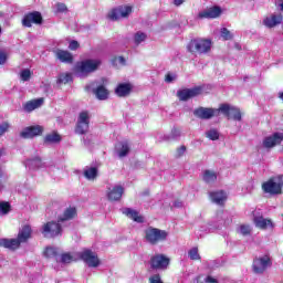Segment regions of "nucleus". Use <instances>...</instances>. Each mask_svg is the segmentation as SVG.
<instances>
[{
	"mask_svg": "<svg viewBox=\"0 0 283 283\" xmlns=\"http://www.w3.org/2000/svg\"><path fill=\"white\" fill-rule=\"evenodd\" d=\"M212 42L209 39L195 38L191 39L187 44V50L190 54H198L202 56L211 52Z\"/></svg>",
	"mask_w": 283,
	"mask_h": 283,
	"instance_id": "nucleus-1",
	"label": "nucleus"
},
{
	"mask_svg": "<svg viewBox=\"0 0 283 283\" xmlns=\"http://www.w3.org/2000/svg\"><path fill=\"white\" fill-rule=\"evenodd\" d=\"M169 235V232L166 230H160L158 228L148 227L145 230V240L148 244H160V242H165Z\"/></svg>",
	"mask_w": 283,
	"mask_h": 283,
	"instance_id": "nucleus-2",
	"label": "nucleus"
},
{
	"mask_svg": "<svg viewBox=\"0 0 283 283\" xmlns=\"http://www.w3.org/2000/svg\"><path fill=\"white\" fill-rule=\"evenodd\" d=\"M283 187V176L279 175L277 177H271L268 181L262 184V190L264 193H270V196H280L282 195Z\"/></svg>",
	"mask_w": 283,
	"mask_h": 283,
	"instance_id": "nucleus-3",
	"label": "nucleus"
},
{
	"mask_svg": "<svg viewBox=\"0 0 283 283\" xmlns=\"http://www.w3.org/2000/svg\"><path fill=\"white\" fill-rule=\"evenodd\" d=\"M78 260L87 264L91 269H96L101 266V259H98V254L96 252L84 249L82 252H77Z\"/></svg>",
	"mask_w": 283,
	"mask_h": 283,
	"instance_id": "nucleus-4",
	"label": "nucleus"
},
{
	"mask_svg": "<svg viewBox=\"0 0 283 283\" xmlns=\"http://www.w3.org/2000/svg\"><path fill=\"white\" fill-rule=\"evenodd\" d=\"M99 66L101 61L98 60H84L76 63L75 72H77V74H84L85 76H87V74L96 72V70H98Z\"/></svg>",
	"mask_w": 283,
	"mask_h": 283,
	"instance_id": "nucleus-5",
	"label": "nucleus"
},
{
	"mask_svg": "<svg viewBox=\"0 0 283 283\" xmlns=\"http://www.w3.org/2000/svg\"><path fill=\"white\" fill-rule=\"evenodd\" d=\"M150 269L153 271H167L169 264H171V259L165 254H155L149 260Z\"/></svg>",
	"mask_w": 283,
	"mask_h": 283,
	"instance_id": "nucleus-6",
	"label": "nucleus"
},
{
	"mask_svg": "<svg viewBox=\"0 0 283 283\" xmlns=\"http://www.w3.org/2000/svg\"><path fill=\"white\" fill-rule=\"evenodd\" d=\"M90 132V112L83 111L78 114L75 125V134L78 136H85Z\"/></svg>",
	"mask_w": 283,
	"mask_h": 283,
	"instance_id": "nucleus-7",
	"label": "nucleus"
},
{
	"mask_svg": "<svg viewBox=\"0 0 283 283\" xmlns=\"http://www.w3.org/2000/svg\"><path fill=\"white\" fill-rule=\"evenodd\" d=\"M42 233L44 238H59V235H63V227L59 221H49L44 223Z\"/></svg>",
	"mask_w": 283,
	"mask_h": 283,
	"instance_id": "nucleus-8",
	"label": "nucleus"
},
{
	"mask_svg": "<svg viewBox=\"0 0 283 283\" xmlns=\"http://www.w3.org/2000/svg\"><path fill=\"white\" fill-rule=\"evenodd\" d=\"M219 113L223 114L228 120H242V112L240 108L231 106L229 104H220Z\"/></svg>",
	"mask_w": 283,
	"mask_h": 283,
	"instance_id": "nucleus-9",
	"label": "nucleus"
},
{
	"mask_svg": "<svg viewBox=\"0 0 283 283\" xmlns=\"http://www.w3.org/2000/svg\"><path fill=\"white\" fill-rule=\"evenodd\" d=\"M133 11L132 6H119L112 9L107 17L111 21H118V19H127Z\"/></svg>",
	"mask_w": 283,
	"mask_h": 283,
	"instance_id": "nucleus-10",
	"label": "nucleus"
},
{
	"mask_svg": "<svg viewBox=\"0 0 283 283\" xmlns=\"http://www.w3.org/2000/svg\"><path fill=\"white\" fill-rule=\"evenodd\" d=\"M34 25H42L43 24V15L39 11H32L24 14L22 19L23 28H32Z\"/></svg>",
	"mask_w": 283,
	"mask_h": 283,
	"instance_id": "nucleus-11",
	"label": "nucleus"
},
{
	"mask_svg": "<svg viewBox=\"0 0 283 283\" xmlns=\"http://www.w3.org/2000/svg\"><path fill=\"white\" fill-rule=\"evenodd\" d=\"M193 115L196 118H200L201 120H209L213 118V116H220V108H209V107H198L193 111Z\"/></svg>",
	"mask_w": 283,
	"mask_h": 283,
	"instance_id": "nucleus-12",
	"label": "nucleus"
},
{
	"mask_svg": "<svg viewBox=\"0 0 283 283\" xmlns=\"http://www.w3.org/2000/svg\"><path fill=\"white\" fill-rule=\"evenodd\" d=\"M272 264L273 262H271V258H269V255H264L253 260L252 269L254 273L262 275V273L266 271L268 266H272Z\"/></svg>",
	"mask_w": 283,
	"mask_h": 283,
	"instance_id": "nucleus-13",
	"label": "nucleus"
},
{
	"mask_svg": "<svg viewBox=\"0 0 283 283\" xmlns=\"http://www.w3.org/2000/svg\"><path fill=\"white\" fill-rule=\"evenodd\" d=\"M202 94V87L195 86L193 88H184L177 91V96L179 101H189V98H196V96H200Z\"/></svg>",
	"mask_w": 283,
	"mask_h": 283,
	"instance_id": "nucleus-14",
	"label": "nucleus"
},
{
	"mask_svg": "<svg viewBox=\"0 0 283 283\" xmlns=\"http://www.w3.org/2000/svg\"><path fill=\"white\" fill-rule=\"evenodd\" d=\"M283 142V133L276 132L270 136H266L263 139V147L265 149H273V147H277V145H282Z\"/></svg>",
	"mask_w": 283,
	"mask_h": 283,
	"instance_id": "nucleus-15",
	"label": "nucleus"
},
{
	"mask_svg": "<svg viewBox=\"0 0 283 283\" xmlns=\"http://www.w3.org/2000/svg\"><path fill=\"white\" fill-rule=\"evenodd\" d=\"M53 52H54L55 59L60 63H65L66 65H72V63H74V54H72V52L63 49H56Z\"/></svg>",
	"mask_w": 283,
	"mask_h": 283,
	"instance_id": "nucleus-16",
	"label": "nucleus"
},
{
	"mask_svg": "<svg viewBox=\"0 0 283 283\" xmlns=\"http://www.w3.org/2000/svg\"><path fill=\"white\" fill-rule=\"evenodd\" d=\"M106 82L107 80L102 78V84L93 88V94L97 101H107V98H109V90L105 86Z\"/></svg>",
	"mask_w": 283,
	"mask_h": 283,
	"instance_id": "nucleus-17",
	"label": "nucleus"
},
{
	"mask_svg": "<svg viewBox=\"0 0 283 283\" xmlns=\"http://www.w3.org/2000/svg\"><path fill=\"white\" fill-rule=\"evenodd\" d=\"M222 14V8L219 6L210 7L198 13V19H218Z\"/></svg>",
	"mask_w": 283,
	"mask_h": 283,
	"instance_id": "nucleus-18",
	"label": "nucleus"
},
{
	"mask_svg": "<svg viewBox=\"0 0 283 283\" xmlns=\"http://www.w3.org/2000/svg\"><path fill=\"white\" fill-rule=\"evenodd\" d=\"M43 134V126L36 125V126H29L25 127L21 133V138L30 139L35 138V136H41Z\"/></svg>",
	"mask_w": 283,
	"mask_h": 283,
	"instance_id": "nucleus-19",
	"label": "nucleus"
},
{
	"mask_svg": "<svg viewBox=\"0 0 283 283\" xmlns=\"http://www.w3.org/2000/svg\"><path fill=\"white\" fill-rule=\"evenodd\" d=\"M209 198L214 205H219V207H224V202H227L229 197L227 196V191L217 190L209 192Z\"/></svg>",
	"mask_w": 283,
	"mask_h": 283,
	"instance_id": "nucleus-20",
	"label": "nucleus"
},
{
	"mask_svg": "<svg viewBox=\"0 0 283 283\" xmlns=\"http://www.w3.org/2000/svg\"><path fill=\"white\" fill-rule=\"evenodd\" d=\"M123 193H125V188L123 186H115L113 189L108 188L106 196L109 202H118L123 198Z\"/></svg>",
	"mask_w": 283,
	"mask_h": 283,
	"instance_id": "nucleus-21",
	"label": "nucleus"
},
{
	"mask_svg": "<svg viewBox=\"0 0 283 283\" xmlns=\"http://www.w3.org/2000/svg\"><path fill=\"white\" fill-rule=\"evenodd\" d=\"M132 90H134V86H132V84L119 83L115 88V94L119 98H125L126 96H129L132 94Z\"/></svg>",
	"mask_w": 283,
	"mask_h": 283,
	"instance_id": "nucleus-22",
	"label": "nucleus"
},
{
	"mask_svg": "<svg viewBox=\"0 0 283 283\" xmlns=\"http://www.w3.org/2000/svg\"><path fill=\"white\" fill-rule=\"evenodd\" d=\"M283 21V15L281 13L279 14H271L269 17H266L265 19H263V25H265V28H275L277 25H280Z\"/></svg>",
	"mask_w": 283,
	"mask_h": 283,
	"instance_id": "nucleus-23",
	"label": "nucleus"
},
{
	"mask_svg": "<svg viewBox=\"0 0 283 283\" xmlns=\"http://www.w3.org/2000/svg\"><path fill=\"white\" fill-rule=\"evenodd\" d=\"M17 238L20 244L28 242L32 238V227L30 224L22 226Z\"/></svg>",
	"mask_w": 283,
	"mask_h": 283,
	"instance_id": "nucleus-24",
	"label": "nucleus"
},
{
	"mask_svg": "<svg viewBox=\"0 0 283 283\" xmlns=\"http://www.w3.org/2000/svg\"><path fill=\"white\" fill-rule=\"evenodd\" d=\"M78 216L76 207H69L64 210L63 214L57 218L59 222H67L74 220Z\"/></svg>",
	"mask_w": 283,
	"mask_h": 283,
	"instance_id": "nucleus-25",
	"label": "nucleus"
},
{
	"mask_svg": "<svg viewBox=\"0 0 283 283\" xmlns=\"http://www.w3.org/2000/svg\"><path fill=\"white\" fill-rule=\"evenodd\" d=\"M0 247L9 249L10 251H17L21 247L19 239H0Z\"/></svg>",
	"mask_w": 283,
	"mask_h": 283,
	"instance_id": "nucleus-26",
	"label": "nucleus"
},
{
	"mask_svg": "<svg viewBox=\"0 0 283 283\" xmlns=\"http://www.w3.org/2000/svg\"><path fill=\"white\" fill-rule=\"evenodd\" d=\"M123 213L124 216H127V218H130V220H134V222H138V224L145 222V218L132 208H124Z\"/></svg>",
	"mask_w": 283,
	"mask_h": 283,
	"instance_id": "nucleus-27",
	"label": "nucleus"
},
{
	"mask_svg": "<svg viewBox=\"0 0 283 283\" xmlns=\"http://www.w3.org/2000/svg\"><path fill=\"white\" fill-rule=\"evenodd\" d=\"M254 224L258 229H273L275 226L271 219H264V217H254Z\"/></svg>",
	"mask_w": 283,
	"mask_h": 283,
	"instance_id": "nucleus-28",
	"label": "nucleus"
},
{
	"mask_svg": "<svg viewBox=\"0 0 283 283\" xmlns=\"http://www.w3.org/2000/svg\"><path fill=\"white\" fill-rule=\"evenodd\" d=\"M61 140H63V138L61 137L59 132L53 130L52 133L45 135L44 145H57L59 143H61Z\"/></svg>",
	"mask_w": 283,
	"mask_h": 283,
	"instance_id": "nucleus-29",
	"label": "nucleus"
},
{
	"mask_svg": "<svg viewBox=\"0 0 283 283\" xmlns=\"http://www.w3.org/2000/svg\"><path fill=\"white\" fill-rule=\"evenodd\" d=\"M44 101L45 99L43 97L29 101L24 104V111L25 112H34V109H39V107H41V105H43Z\"/></svg>",
	"mask_w": 283,
	"mask_h": 283,
	"instance_id": "nucleus-30",
	"label": "nucleus"
},
{
	"mask_svg": "<svg viewBox=\"0 0 283 283\" xmlns=\"http://www.w3.org/2000/svg\"><path fill=\"white\" fill-rule=\"evenodd\" d=\"M43 255L44 258H46L48 260L54 258L56 262H59V249L56 248H52V247H46L43 251Z\"/></svg>",
	"mask_w": 283,
	"mask_h": 283,
	"instance_id": "nucleus-31",
	"label": "nucleus"
},
{
	"mask_svg": "<svg viewBox=\"0 0 283 283\" xmlns=\"http://www.w3.org/2000/svg\"><path fill=\"white\" fill-rule=\"evenodd\" d=\"M72 81H74L72 73H60L56 78L57 85H67V83H72Z\"/></svg>",
	"mask_w": 283,
	"mask_h": 283,
	"instance_id": "nucleus-32",
	"label": "nucleus"
},
{
	"mask_svg": "<svg viewBox=\"0 0 283 283\" xmlns=\"http://www.w3.org/2000/svg\"><path fill=\"white\" fill-rule=\"evenodd\" d=\"M98 176V168L91 167L84 170V178L86 180H96Z\"/></svg>",
	"mask_w": 283,
	"mask_h": 283,
	"instance_id": "nucleus-33",
	"label": "nucleus"
},
{
	"mask_svg": "<svg viewBox=\"0 0 283 283\" xmlns=\"http://www.w3.org/2000/svg\"><path fill=\"white\" fill-rule=\"evenodd\" d=\"M56 262H61V264H72V262H76V259H74V255L70 252H64L60 255V260L57 259Z\"/></svg>",
	"mask_w": 283,
	"mask_h": 283,
	"instance_id": "nucleus-34",
	"label": "nucleus"
},
{
	"mask_svg": "<svg viewBox=\"0 0 283 283\" xmlns=\"http://www.w3.org/2000/svg\"><path fill=\"white\" fill-rule=\"evenodd\" d=\"M27 165L30 169H39L42 167L43 161L41 160V157H34L32 159H27Z\"/></svg>",
	"mask_w": 283,
	"mask_h": 283,
	"instance_id": "nucleus-35",
	"label": "nucleus"
},
{
	"mask_svg": "<svg viewBox=\"0 0 283 283\" xmlns=\"http://www.w3.org/2000/svg\"><path fill=\"white\" fill-rule=\"evenodd\" d=\"M203 180L207 184L216 182V180H218V175H216L214 171L205 170V172H203Z\"/></svg>",
	"mask_w": 283,
	"mask_h": 283,
	"instance_id": "nucleus-36",
	"label": "nucleus"
},
{
	"mask_svg": "<svg viewBox=\"0 0 283 283\" xmlns=\"http://www.w3.org/2000/svg\"><path fill=\"white\" fill-rule=\"evenodd\" d=\"M0 211L2 216H8L12 211V206L8 201H0Z\"/></svg>",
	"mask_w": 283,
	"mask_h": 283,
	"instance_id": "nucleus-37",
	"label": "nucleus"
},
{
	"mask_svg": "<svg viewBox=\"0 0 283 283\" xmlns=\"http://www.w3.org/2000/svg\"><path fill=\"white\" fill-rule=\"evenodd\" d=\"M206 136H207V138H209V140H219L220 139V133L216 128H211L210 130H208L206 133Z\"/></svg>",
	"mask_w": 283,
	"mask_h": 283,
	"instance_id": "nucleus-38",
	"label": "nucleus"
},
{
	"mask_svg": "<svg viewBox=\"0 0 283 283\" xmlns=\"http://www.w3.org/2000/svg\"><path fill=\"white\" fill-rule=\"evenodd\" d=\"M120 145H122V148L118 150V156L119 158H125V156L129 154V143L123 142Z\"/></svg>",
	"mask_w": 283,
	"mask_h": 283,
	"instance_id": "nucleus-39",
	"label": "nucleus"
},
{
	"mask_svg": "<svg viewBox=\"0 0 283 283\" xmlns=\"http://www.w3.org/2000/svg\"><path fill=\"white\" fill-rule=\"evenodd\" d=\"M146 40H147V35L145 34V32L138 31L137 33H135L134 41L136 45H140V43H143V41H146Z\"/></svg>",
	"mask_w": 283,
	"mask_h": 283,
	"instance_id": "nucleus-40",
	"label": "nucleus"
},
{
	"mask_svg": "<svg viewBox=\"0 0 283 283\" xmlns=\"http://www.w3.org/2000/svg\"><path fill=\"white\" fill-rule=\"evenodd\" d=\"M20 78L23 82H28L30 81V78H32V71H30V69H24L20 72Z\"/></svg>",
	"mask_w": 283,
	"mask_h": 283,
	"instance_id": "nucleus-41",
	"label": "nucleus"
},
{
	"mask_svg": "<svg viewBox=\"0 0 283 283\" xmlns=\"http://www.w3.org/2000/svg\"><path fill=\"white\" fill-rule=\"evenodd\" d=\"M221 36L223 41H231V39H233V34H231V31L227 28L221 29Z\"/></svg>",
	"mask_w": 283,
	"mask_h": 283,
	"instance_id": "nucleus-42",
	"label": "nucleus"
},
{
	"mask_svg": "<svg viewBox=\"0 0 283 283\" xmlns=\"http://www.w3.org/2000/svg\"><path fill=\"white\" fill-rule=\"evenodd\" d=\"M188 255L190 260H201L200 254L198 253V248L190 249Z\"/></svg>",
	"mask_w": 283,
	"mask_h": 283,
	"instance_id": "nucleus-43",
	"label": "nucleus"
},
{
	"mask_svg": "<svg viewBox=\"0 0 283 283\" xmlns=\"http://www.w3.org/2000/svg\"><path fill=\"white\" fill-rule=\"evenodd\" d=\"M240 231L243 235H251V226L249 224H241Z\"/></svg>",
	"mask_w": 283,
	"mask_h": 283,
	"instance_id": "nucleus-44",
	"label": "nucleus"
},
{
	"mask_svg": "<svg viewBox=\"0 0 283 283\" xmlns=\"http://www.w3.org/2000/svg\"><path fill=\"white\" fill-rule=\"evenodd\" d=\"M80 48H81V44L76 40H72L69 43V50L75 51V50H78Z\"/></svg>",
	"mask_w": 283,
	"mask_h": 283,
	"instance_id": "nucleus-45",
	"label": "nucleus"
},
{
	"mask_svg": "<svg viewBox=\"0 0 283 283\" xmlns=\"http://www.w3.org/2000/svg\"><path fill=\"white\" fill-rule=\"evenodd\" d=\"M8 129H10V124L8 122L2 123L0 125V136H3Z\"/></svg>",
	"mask_w": 283,
	"mask_h": 283,
	"instance_id": "nucleus-46",
	"label": "nucleus"
},
{
	"mask_svg": "<svg viewBox=\"0 0 283 283\" xmlns=\"http://www.w3.org/2000/svg\"><path fill=\"white\" fill-rule=\"evenodd\" d=\"M118 61L119 65H125L126 60L123 56H115L112 59L113 65H116V62Z\"/></svg>",
	"mask_w": 283,
	"mask_h": 283,
	"instance_id": "nucleus-47",
	"label": "nucleus"
},
{
	"mask_svg": "<svg viewBox=\"0 0 283 283\" xmlns=\"http://www.w3.org/2000/svg\"><path fill=\"white\" fill-rule=\"evenodd\" d=\"M150 283H164L163 280H160V274H154L149 277Z\"/></svg>",
	"mask_w": 283,
	"mask_h": 283,
	"instance_id": "nucleus-48",
	"label": "nucleus"
},
{
	"mask_svg": "<svg viewBox=\"0 0 283 283\" xmlns=\"http://www.w3.org/2000/svg\"><path fill=\"white\" fill-rule=\"evenodd\" d=\"M56 10L57 12H67V6H65V3L57 2Z\"/></svg>",
	"mask_w": 283,
	"mask_h": 283,
	"instance_id": "nucleus-49",
	"label": "nucleus"
},
{
	"mask_svg": "<svg viewBox=\"0 0 283 283\" xmlns=\"http://www.w3.org/2000/svg\"><path fill=\"white\" fill-rule=\"evenodd\" d=\"M8 61V55L6 53L0 52V65H3Z\"/></svg>",
	"mask_w": 283,
	"mask_h": 283,
	"instance_id": "nucleus-50",
	"label": "nucleus"
},
{
	"mask_svg": "<svg viewBox=\"0 0 283 283\" xmlns=\"http://www.w3.org/2000/svg\"><path fill=\"white\" fill-rule=\"evenodd\" d=\"M205 282H206V283H219V282L217 281V279H214V277L211 276V275H208V276L205 279Z\"/></svg>",
	"mask_w": 283,
	"mask_h": 283,
	"instance_id": "nucleus-51",
	"label": "nucleus"
},
{
	"mask_svg": "<svg viewBox=\"0 0 283 283\" xmlns=\"http://www.w3.org/2000/svg\"><path fill=\"white\" fill-rule=\"evenodd\" d=\"M185 151H187V146H180L177 149L178 156H182L185 154Z\"/></svg>",
	"mask_w": 283,
	"mask_h": 283,
	"instance_id": "nucleus-52",
	"label": "nucleus"
},
{
	"mask_svg": "<svg viewBox=\"0 0 283 283\" xmlns=\"http://www.w3.org/2000/svg\"><path fill=\"white\" fill-rule=\"evenodd\" d=\"M171 134H172L174 138H178V136H180V129L174 128Z\"/></svg>",
	"mask_w": 283,
	"mask_h": 283,
	"instance_id": "nucleus-53",
	"label": "nucleus"
},
{
	"mask_svg": "<svg viewBox=\"0 0 283 283\" xmlns=\"http://www.w3.org/2000/svg\"><path fill=\"white\" fill-rule=\"evenodd\" d=\"M165 81H166V83H172L174 76H171V74L168 73V74H166Z\"/></svg>",
	"mask_w": 283,
	"mask_h": 283,
	"instance_id": "nucleus-54",
	"label": "nucleus"
},
{
	"mask_svg": "<svg viewBox=\"0 0 283 283\" xmlns=\"http://www.w3.org/2000/svg\"><path fill=\"white\" fill-rule=\"evenodd\" d=\"M185 3V0H174V6H176L177 8L182 6Z\"/></svg>",
	"mask_w": 283,
	"mask_h": 283,
	"instance_id": "nucleus-55",
	"label": "nucleus"
},
{
	"mask_svg": "<svg viewBox=\"0 0 283 283\" xmlns=\"http://www.w3.org/2000/svg\"><path fill=\"white\" fill-rule=\"evenodd\" d=\"M197 283H205V281H202V276L197 277Z\"/></svg>",
	"mask_w": 283,
	"mask_h": 283,
	"instance_id": "nucleus-56",
	"label": "nucleus"
},
{
	"mask_svg": "<svg viewBox=\"0 0 283 283\" xmlns=\"http://www.w3.org/2000/svg\"><path fill=\"white\" fill-rule=\"evenodd\" d=\"M279 98H280L281 101H283V92H280V93H279Z\"/></svg>",
	"mask_w": 283,
	"mask_h": 283,
	"instance_id": "nucleus-57",
	"label": "nucleus"
},
{
	"mask_svg": "<svg viewBox=\"0 0 283 283\" xmlns=\"http://www.w3.org/2000/svg\"><path fill=\"white\" fill-rule=\"evenodd\" d=\"M0 178H3V169H1V166H0Z\"/></svg>",
	"mask_w": 283,
	"mask_h": 283,
	"instance_id": "nucleus-58",
	"label": "nucleus"
},
{
	"mask_svg": "<svg viewBox=\"0 0 283 283\" xmlns=\"http://www.w3.org/2000/svg\"><path fill=\"white\" fill-rule=\"evenodd\" d=\"M3 188V182L0 180V189Z\"/></svg>",
	"mask_w": 283,
	"mask_h": 283,
	"instance_id": "nucleus-59",
	"label": "nucleus"
},
{
	"mask_svg": "<svg viewBox=\"0 0 283 283\" xmlns=\"http://www.w3.org/2000/svg\"><path fill=\"white\" fill-rule=\"evenodd\" d=\"M145 193H146V196H149V191H146Z\"/></svg>",
	"mask_w": 283,
	"mask_h": 283,
	"instance_id": "nucleus-60",
	"label": "nucleus"
},
{
	"mask_svg": "<svg viewBox=\"0 0 283 283\" xmlns=\"http://www.w3.org/2000/svg\"><path fill=\"white\" fill-rule=\"evenodd\" d=\"M179 205L178 203H175V207H178Z\"/></svg>",
	"mask_w": 283,
	"mask_h": 283,
	"instance_id": "nucleus-61",
	"label": "nucleus"
},
{
	"mask_svg": "<svg viewBox=\"0 0 283 283\" xmlns=\"http://www.w3.org/2000/svg\"><path fill=\"white\" fill-rule=\"evenodd\" d=\"M0 34H1V27H0Z\"/></svg>",
	"mask_w": 283,
	"mask_h": 283,
	"instance_id": "nucleus-62",
	"label": "nucleus"
}]
</instances>
